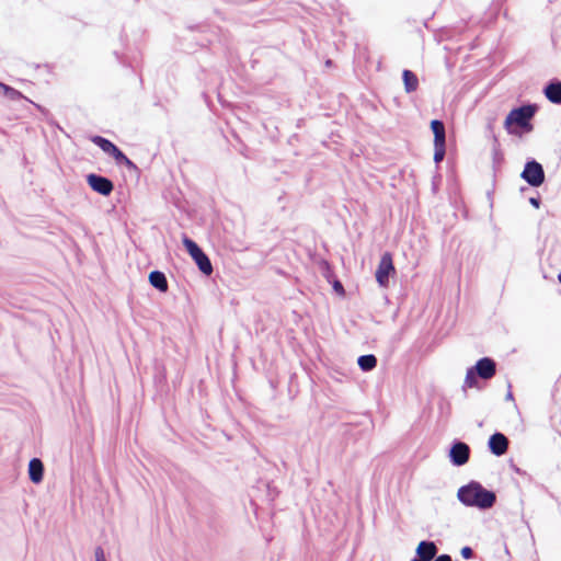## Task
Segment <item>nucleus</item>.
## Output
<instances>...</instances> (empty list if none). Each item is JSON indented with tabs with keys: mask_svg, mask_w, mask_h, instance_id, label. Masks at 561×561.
<instances>
[{
	"mask_svg": "<svg viewBox=\"0 0 561 561\" xmlns=\"http://www.w3.org/2000/svg\"><path fill=\"white\" fill-rule=\"evenodd\" d=\"M457 499L465 506L489 510L496 502L493 491L486 490L481 483L471 481L458 489Z\"/></svg>",
	"mask_w": 561,
	"mask_h": 561,
	"instance_id": "1",
	"label": "nucleus"
},
{
	"mask_svg": "<svg viewBox=\"0 0 561 561\" xmlns=\"http://www.w3.org/2000/svg\"><path fill=\"white\" fill-rule=\"evenodd\" d=\"M537 106L534 104L523 105L513 108L506 116L504 127L510 134H515L513 126H517L526 131L533 130L530 119L536 114Z\"/></svg>",
	"mask_w": 561,
	"mask_h": 561,
	"instance_id": "2",
	"label": "nucleus"
},
{
	"mask_svg": "<svg viewBox=\"0 0 561 561\" xmlns=\"http://www.w3.org/2000/svg\"><path fill=\"white\" fill-rule=\"evenodd\" d=\"M496 373V364L490 357L480 358L473 367L467 370L465 386L473 388L477 385V377L491 379Z\"/></svg>",
	"mask_w": 561,
	"mask_h": 561,
	"instance_id": "3",
	"label": "nucleus"
},
{
	"mask_svg": "<svg viewBox=\"0 0 561 561\" xmlns=\"http://www.w3.org/2000/svg\"><path fill=\"white\" fill-rule=\"evenodd\" d=\"M182 241L183 245L185 247L192 259L195 261L199 271L205 275H210L213 273V265L208 256L204 253V251L197 245L196 242H194L186 236L183 237Z\"/></svg>",
	"mask_w": 561,
	"mask_h": 561,
	"instance_id": "4",
	"label": "nucleus"
},
{
	"mask_svg": "<svg viewBox=\"0 0 561 561\" xmlns=\"http://www.w3.org/2000/svg\"><path fill=\"white\" fill-rule=\"evenodd\" d=\"M92 142L100 147L106 154L114 158L115 162L117 164H124L130 169H135L136 165L133 161H130L124 152L112 141L108 139L101 137V136H94L92 138Z\"/></svg>",
	"mask_w": 561,
	"mask_h": 561,
	"instance_id": "5",
	"label": "nucleus"
},
{
	"mask_svg": "<svg viewBox=\"0 0 561 561\" xmlns=\"http://www.w3.org/2000/svg\"><path fill=\"white\" fill-rule=\"evenodd\" d=\"M520 176L524 181L534 187H538L545 182L543 168L536 160L526 162Z\"/></svg>",
	"mask_w": 561,
	"mask_h": 561,
	"instance_id": "6",
	"label": "nucleus"
},
{
	"mask_svg": "<svg viewBox=\"0 0 561 561\" xmlns=\"http://www.w3.org/2000/svg\"><path fill=\"white\" fill-rule=\"evenodd\" d=\"M394 273V266L392 262V256L390 253H385L380 262L378 264L376 271V280L380 287H387L389 284L390 274Z\"/></svg>",
	"mask_w": 561,
	"mask_h": 561,
	"instance_id": "7",
	"label": "nucleus"
},
{
	"mask_svg": "<svg viewBox=\"0 0 561 561\" xmlns=\"http://www.w3.org/2000/svg\"><path fill=\"white\" fill-rule=\"evenodd\" d=\"M87 182L94 192L103 196H108L114 190L113 182L110 179L99 174H89L87 176Z\"/></svg>",
	"mask_w": 561,
	"mask_h": 561,
	"instance_id": "8",
	"label": "nucleus"
},
{
	"mask_svg": "<svg viewBox=\"0 0 561 561\" xmlns=\"http://www.w3.org/2000/svg\"><path fill=\"white\" fill-rule=\"evenodd\" d=\"M470 448L462 442H456L449 451L450 461L455 466H462L469 460Z\"/></svg>",
	"mask_w": 561,
	"mask_h": 561,
	"instance_id": "9",
	"label": "nucleus"
},
{
	"mask_svg": "<svg viewBox=\"0 0 561 561\" xmlns=\"http://www.w3.org/2000/svg\"><path fill=\"white\" fill-rule=\"evenodd\" d=\"M489 448L495 456H502L507 451L508 439L502 433H494L489 439Z\"/></svg>",
	"mask_w": 561,
	"mask_h": 561,
	"instance_id": "10",
	"label": "nucleus"
},
{
	"mask_svg": "<svg viewBox=\"0 0 561 561\" xmlns=\"http://www.w3.org/2000/svg\"><path fill=\"white\" fill-rule=\"evenodd\" d=\"M437 553V547L433 541H421L416 548V554L421 561H431Z\"/></svg>",
	"mask_w": 561,
	"mask_h": 561,
	"instance_id": "11",
	"label": "nucleus"
},
{
	"mask_svg": "<svg viewBox=\"0 0 561 561\" xmlns=\"http://www.w3.org/2000/svg\"><path fill=\"white\" fill-rule=\"evenodd\" d=\"M545 96L553 104H561V81L553 80L543 89Z\"/></svg>",
	"mask_w": 561,
	"mask_h": 561,
	"instance_id": "12",
	"label": "nucleus"
},
{
	"mask_svg": "<svg viewBox=\"0 0 561 561\" xmlns=\"http://www.w3.org/2000/svg\"><path fill=\"white\" fill-rule=\"evenodd\" d=\"M28 476L33 483H39L44 476V466L41 459L33 458L28 462Z\"/></svg>",
	"mask_w": 561,
	"mask_h": 561,
	"instance_id": "13",
	"label": "nucleus"
},
{
	"mask_svg": "<svg viewBox=\"0 0 561 561\" xmlns=\"http://www.w3.org/2000/svg\"><path fill=\"white\" fill-rule=\"evenodd\" d=\"M431 128L434 134V146H445L446 134L444 123L438 119H434L431 123Z\"/></svg>",
	"mask_w": 561,
	"mask_h": 561,
	"instance_id": "14",
	"label": "nucleus"
},
{
	"mask_svg": "<svg viewBox=\"0 0 561 561\" xmlns=\"http://www.w3.org/2000/svg\"><path fill=\"white\" fill-rule=\"evenodd\" d=\"M149 282L151 286L159 289L160 291H167L168 290V280L165 275L160 271H152L149 274Z\"/></svg>",
	"mask_w": 561,
	"mask_h": 561,
	"instance_id": "15",
	"label": "nucleus"
},
{
	"mask_svg": "<svg viewBox=\"0 0 561 561\" xmlns=\"http://www.w3.org/2000/svg\"><path fill=\"white\" fill-rule=\"evenodd\" d=\"M404 90L408 93L414 92L419 87V79L411 70H403L402 73Z\"/></svg>",
	"mask_w": 561,
	"mask_h": 561,
	"instance_id": "16",
	"label": "nucleus"
},
{
	"mask_svg": "<svg viewBox=\"0 0 561 561\" xmlns=\"http://www.w3.org/2000/svg\"><path fill=\"white\" fill-rule=\"evenodd\" d=\"M358 366L364 371H370L377 366V358L375 355H362L357 359Z\"/></svg>",
	"mask_w": 561,
	"mask_h": 561,
	"instance_id": "17",
	"label": "nucleus"
},
{
	"mask_svg": "<svg viewBox=\"0 0 561 561\" xmlns=\"http://www.w3.org/2000/svg\"><path fill=\"white\" fill-rule=\"evenodd\" d=\"M0 93H2L5 98H8L11 101L24 99V95L20 91L2 82H0Z\"/></svg>",
	"mask_w": 561,
	"mask_h": 561,
	"instance_id": "18",
	"label": "nucleus"
},
{
	"mask_svg": "<svg viewBox=\"0 0 561 561\" xmlns=\"http://www.w3.org/2000/svg\"><path fill=\"white\" fill-rule=\"evenodd\" d=\"M435 148V151H434V161L436 163H439L440 161H443L444 157H445V146H434Z\"/></svg>",
	"mask_w": 561,
	"mask_h": 561,
	"instance_id": "19",
	"label": "nucleus"
},
{
	"mask_svg": "<svg viewBox=\"0 0 561 561\" xmlns=\"http://www.w3.org/2000/svg\"><path fill=\"white\" fill-rule=\"evenodd\" d=\"M95 561H106L104 550L101 547H96L94 550Z\"/></svg>",
	"mask_w": 561,
	"mask_h": 561,
	"instance_id": "20",
	"label": "nucleus"
},
{
	"mask_svg": "<svg viewBox=\"0 0 561 561\" xmlns=\"http://www.w3.org/2000/svg\"><path fill=\"white\" fill-rule=\"evenodd\" d=\"M462 558L470 559L473 556V550L470 547H463L460 551Z\"/></svg>",
	"mask_w": 561,
	"mask_h": 561,
	"instance_id": "21",
	"label": "nucleus"
},
{
	"mask_svg": "<svg viewBox=\"0 0 561 561\" xmlns=\"http://www.w3.org/2000/svg\"><path fill=\"white\" fill-rule=\"evenodd\" d=\"M434 561H451V557L449 554H440Z\"/></svg>",
	"mask_w": 561,
	"mask_h": 561,
	"instance_id": "22",
	"label": "nucleus"
},
{
	"mask_svg": "<svg viewBox=\"0 0 561 561\" xmlns=\"http://www.w3.org/2000/svg\"><path fill=\"white\" fill-rule=\"evenodd\" d=\"M529 202H530V204H531L533 206H535L536 208H539V206H540V201H539L538 198L531 197V198L529 199Z\"/></svg>",
	"mask_w": 561,
	"mask_h": 561,
	"instance_id": "23",
	"label": "nucleus"
},
{
	"mask_svg": "<svg viewBox=\"0 0 561 561\" xmlns=\"http://www.w3.org/2000/svg\"><path fill=\"white\" fill-rule=\"evenodd\" d=\"M334 289H335L336 291H340V293H343V291H344V290H343V286L341 285V283H340V282H336V283L334 284Z\"/></svg>",
	"mask_w": 561,
	"mask_h": 561,
	"instance_id": "24",
	"label": "nucleus"
},
{
	"mask_svg": "<svg viewBox=\"0 0 561 561\" xmlns=\"http://www.w3.org/2000/svg\"><path fill=\"white\" fill-rule=\"evenodd\" d=\"M506 399H507V400H513V394H512V392H511V391L506 394Z\"/></svg>",
	"mask_w": 561,
	"mask_h": 561,
	"instance_id": "25",
	"label": "nucleus"
},
{
	"mask_svg": "<svg viewBox=\"0 0 561 561\" xmlns=\"http://www.w3.org/2000/svg\"><path fill=\"white\" fill-rule=\"evenodd\" d=\"M558 279H559V282L561 283V272H560V273H559V275H558Z\"/></svg>",
	"mask_w": 561,
	"mask_h": 561,
	"instance_id": "26",
	"label": "nucleus"
}]
</instances>
